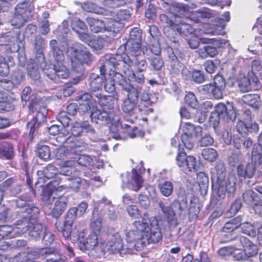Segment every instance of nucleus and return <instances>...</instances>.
Here are the masks:
<instances>
[{"mask_svg":"<svg viewBox=\"0 0 262 262\" xmlns=\"http://www.w3.org/2000/svg\"><path fill=\"white\" fill-rule=\"evenodd\" d=\"M16 206L19 209L18 214L22 217L15 224L17 230L15 233L23 234L29 231L34 219L38 216L40 210L37 207L30 203L29 199L25 200L22 196L16 200Z\"/></svg>","mask_w":262,"mask_h":262,"instance_id":"f257e3e1","label":"nucleus"},{"mask_svg":"<svg viewBox=\"0 0 262 262\" xmlns=\"http://www.w3.org/2000/svg\"><path fill=\"white\" fill-rule=\"evenodd\" d=\"M159 18L161 22L166 24L163 28L164 34L173 42L176 41L177 35H187L194 32L192 26L182 20L179 16H176L174 20H172L167 15L161 14Z\"/></svg>","mask_w":262,"mask_h":262,"instance_id":"f03ea898","label":"nucleus"},{"mask_svg":"<svg viewBox=\"0 0 262 262\" xmlns=\"http://www.w3.org/2000/svg\"><path fill=\"white\" fill-rule=\"evenodd\" d=\"M72 68L78 72L84 64L90 65L93 60V55L88 49L80 43H76L70 48Z\"/></svg>","mask_w":262,"mask_h":262,"instance_id":"7ed1b4c3","label":"nucleus"},{"mask_svg":"<svg viewBox=\"0 0 262 262\" xmlns=\"http://www.w3.org/2000/svg\"><path fill=\"white\" fill-rule=\"evenodd\" d=\"M69 183L68 185H64L57 186V187L51 188V186H47L43 190L42 194V199L43 201H49L54 193L62 191L64 189L68 188L75 192L82 190H86L90 186L88 181L77 177H71L68 178Z\"/></svg>","mask_w":262,"mask_h":262,"instance_id":"20e7f679","label":"nucleus"},{"mask_svg":"<svg viewBox=\"0 0 262 262\" xmlns=\"http://www.w3.org/2000/svg\"><path fill=\"white\" fill-rule=\"evenodd\" d=\"M37 105L38 104L34 102H31L29 105L30 112H33L34 110H37L35 116L27 123V127L29 128L28 136L30 141L33 140L39 126L47 122L48 110L43 106H40L38 108Z\"/></svg>","mask_w":262,"mask_h":262,"instance_id":"39448f33","label":"nucleus"},{"mask_svg":"<svg viewBox=\"0 0 262 262\" xmlns=\"http://www.w3.org/2000/svg\"><path fill=\"white\" fill-rule=\"evenodd\" d=\"M76 209L75 207L70 208L64 216L63 225L59 227L58 222L55 223V226L57 230L60 232L62 236L65 241H71L72 243H75L79 239V235L74 236L72 235V228L77 217ZM58 224H60L59 223Z\"/></svg>","mask_w":262,"mask_h":262,"instance_id":"423d86ee","label":"nucleus"},{"mask_svg":"<svg viewBox=\"0 0 262 262\" xmlns=\"http://www.w3.org/2000/svg\"><path fill=\"white\" fill-rule=\"evenodd\" d=\"M227 121L234 122L236 118V113L232 103L228 102L227 105L223 103H219L215 106L214 112L211 113L209 117L210 122L214 126L220 122V118Z\"/></svg>","mask_w":262,"mask_h":262,"instance_id":"0eeeda50","label":"nucleus"},{"mask_svg":"<svg viewBox=\"0 0 262 262\" xmlns=\"http://www.w3.org/2000/svg\"><path fill=\"white\" fill-rule=\"evenodd\" d=\"M226 88V82L224 77L220 75L214 77L213 82L206 84L202 86L201 93L209 97L213 96L216 99L223 98V91Z\"/></svg>","mask_w":262,"mask_h":262,"instance_id":"6e6552de","label":"nucleus"},{"mask_svg":"<svg viewBox=\"0 0 262 262\" xmlns=\"http://www.w3.org/2000/svg\"><path fill=\"white\" fill-rule=\"evenodd\" d=\"M126 46L121 45L114 54L115 73L121 75H127L130 67L134 66V59H130L128 54L125 53Z\"/></svg>","mask_w":262,"mask_h":262,"instance_id":"1a4fd4ad","label":"nucleus"},{"mask_svg":"<svg viewBox=\"0 0 262 262\" xmlns=\"http://www.w3.org/2000/svg\"><path fill=\"white\" fill-rule=\"evenodd\" d=\"M54 250L50 248H36L32 251L20 252L9 258L10 262H29L30 258L44 259L47 255L53 253Z\"/></svg>","mask_w":262,"mask_h":262,"instance_id":"9d476101","label":"nucleus"},{"mask_svg":"<svg viewBox=\"0 0 262 262\" xmlns=\"http://www.w3.org/2000/svg\"><path fill=\"white\" fill-rule=\"evenodd\" d=\"M124 90L127 92V98L123 100L121 109L125 114H132L138 103L139 92L131 85H124Z\"/></svg>","mask_w":262,"mask_h":262,"instance_id":"9b49d317","label":"nucleus"},{"mask_svg":"<svg viewBox=\"0 0 262 262\" xmlns=\"http://www.w3.org/2000/svg\"><path fill=\"white\" fill-rule=\"evenodd\" d=\"M176 163L185 173L196 171V159L193 156H187L186 152L180 151L176 158Z\"/></svg>","mask_w":262,"mask_h":262,"instance_id":"f8f14e48","label":"nucleus"},{"mask_svg":"<svg viewBox=\"0 0 262 262\" xmlns=\"http://www.w3.org/2000/svg\"><path fill=\"white\" fill-rule=\"evenodd\" d=\"M208 41L206 42L207 43H212L216 47L210 45L205 46L199 49L198 55L202 59H205L208 57H214L218 54L217 48L222 47L225 44L224 40L216 39L215 38L208 39Z\"/></svg>","mask_w":262,"mask_h":262,"instance_id":"ddd939ff","label":"nucleus"},{"mask_svg":"<svg viewBox=\"0 0 262 262\" xmlns=\"http://www.w3.org/2000/svg\"><path fill=\"white\" fill-rule=\"evenodd\" d=\"M94 96L97 98L98 103L103 108L102 110L106 111L107 112H111L112 114L115 115L114 104L118 102L119 99L117 93L107 96L97 93Z\"/></svg>","mask_w":262,"mask_h":262,"instance_id":"4468645a","label":"nucleus"},{"mask_svg":"<svg viewBox=\"0 0 262 262\" xmlns=\"http://www.w3.org/2000/svg\"><path fill=\"white\" fill-rule=\"evenodd\" d=\"M149 227L147 230V233L145 234L144 239L147 244L157 243L162 240V234L161 230L159 226L158 222L157 220H149Z\"/></svg>","mask_w":262,"mask_h":262,"instance_id":"2eb2a0df","label":"nucleus"},{"mask_svg":"<svg viewBox=\"0 0 262 262\" xmlns=\"http://www.w3.org/2000/svg\"><path fill=\"white\" fill-rule=\"evenodd\" d=\"M75 100L79 101V113L81 114L89 113L90 111H93L97 107L95 100H93L92 96L88 93H84L77 97Z\"/></svg>","mask_w":262,"mask_h":262,"instance_id":"dca6fc26","label":"nucleus"},{"mask_svg":"<svg viewBox=\"0 0 262 262\" xmlns=\"http://www.w3.org/2000/svg\"><path fill=\"white\" fill-rule=\"evenodd\" d=\"M90 117L93 122L100 125L112 123L114 121V115L112 114V113L104 110H100L97 106L93 111L91 112Z\"/></svg>","mask_w":262,"mask_h":262,"instance_id":"f3484780","label":"nucleus"},{"mask_svg":"<svg viewBox=\"0 0 262 262\" xmlns=\"http://www.w3.org/2000/svg\"><path fill=\"white\" fill-rule=\"evenodd\" d=\"M116 83L121 85L124 90V86L123 84L131 85L123 75H121L120 73H114L112 77L105 79L104 89L106 92L113 94L117 93L116 91Z\"/></svg>","mask_w":262,"mask_h":262,"instance_id":"a211bd4d","label":"nucleus"},{"mask_svg":"<svg viewBox=\"0 0 262 262\" xmlns=\"http://www.w3.org/2000/svg\"><path fill=\"white\" fill-rule=\"evenodd\" d=\"M98 237L96 233L91 232L86 238L80 240L78 246L80 250L85 252L95 250L98 245Z\"/></svg>","mask_w":262,"mask_h":262,"instance_id":"6ab92c4d","label":"nucleus"},{"mask_svg":"<svg viewBox=\"0 0 262 262\" xmlns=\"http://www.w3.org/2000/svg\"><path fill=\"white\" fill-rule=\"evenodd\" d=\"M259 82L257 76L251 75L248 74L247 77L241 75L237 79V83L240 91L243 93L249 92L252 90V83L255 85Z\"/></svg>","mask_w":262,"mask_h":262,"instance_id":"aec40b11","label":"nucleus"},{"mask_svg":"<svg viewBox=\"0 0 262 262\" xmlns=\"http://www.w3.org/2000/svg\"><path fill=\"white\" fill-rule=\"evenodd\" d=\"M102 63L100 67V75L104 77L107 72L110 75H114L115 71V66L114 64V54H106L102 59Z\"/></svg>","mask_w":262,"mask_h":262,"instance_id":"412c9836","label":"nucleus"},{"mask_svg":"<svg viewBox=\"0 0 262 262\" xmlns=\"http://www.w3.org/2000/svg\"><path fill=\"white\" fill-rule=\"evenodd\" d=\"M239 239L242 245L243 252H245L247 258L256 256L257 255L258 248L256 244L244 236H240Z\"/></svg>","mask_w":262,"mask_h":262,"instance_id":"4be33fe9","label":"nucleus"},{"mask_svg":"<svg viewBox=\"0 0 262 262\" xmlns=\"http://www.w3.org/2000/svg\"><path fill=\"white\" fill-rule=\"evenodd\" d=\"M58 170L54 166L51 164L46 166L44 170V176L49 179H53V180L50 182L48 185L43 188V190L48 186H51V188L57 187L56 185L60 182L61 179L59 177L58 173ZM43 191H42V192Z\"/></svg>","mask_w":262,"mask_h":262,"instance_id":"5701e85b","label":"nucleus"},{"mask_svg":"<svg viewBox=\"0 0 262 262\" xmlns=\"http://www.w3.org/2000/svg\"><path fill=\"white\" fill-rule=\"evenodd\" d=\"M126 241L128 243H134L135 248L141 249L146 246V241L143 235L134 228L126 233Z\"/></svg>","mask_w":262,"mask_h":262,"instance_id":"b1692460","label":"nucleus"},{"mask_svg":"<svg viewBox=\"0 0 262 262\" xmlns=\"http://www.w3.org/2000/svg\"><path fill=\"white\" fill-rule=\"evenodd\" d=\"M11 47L6 48L4 55H0V75L2 76H7L9 73V66L7 60L9 62L13 61V58L9 55L14 52Z\"/></svg>","mask_w":262,"mask_h":262,"instance_id":"393cba45","label":"nucleus"},{"mask_svg":"<svg viewBox=\"0 0 262 262\" xmlns=\"http://www.w3.org/2000/svg\"><path fill=\"white\" fill-rule=\"evenodd\" d=\"M243 201L250 205L253 209L262 206V199L252 190H247L243 194Z\"/></svg>","mask_w":262,"mask_h":262,"instance_id":"a878e982","label":"nucleus"},{"mask_svg":"<svg viewBox=\"0 0 262 262\" xmlns=\"http://www.w3.org/2000/svg\"><path fill=\"white\" fill-rule=\"evenodd\" d=\"M31 0H25L18 3L15 8V11L30 19L33 17L32 12L34 7L31 5Z\"/></svg>","mask_w":262,"mask_h":262,"instance_id":"bb28decb","label":"nucleus"},{"mask_svg":"<svg viewBox=\"0 0 262 262\" xmlns=\"http://www.w3.org/2000/svg\"><path fill=\"white\" fill-rule=\"evenodd\" d=\"M107 250L110 253H121L123 250L122 239L120 236L114 235L106 244Z\"/></svg>","mask_w":262,"mask_h":262,"instance_id":"cd10ccee","label":"nucleus"},{"mask_svg":"<svg viewBox=\"0 0 262 262\" xmlns=\"http://www.w3.org/2000/svg\"><path fill=\"white\" fill-rule=\"evenodd\" d=\"M141 44L142 42H126L122 45H125L126 47H128V53L130 56L134 57L140 56L141 53L148 55L149 53L147 52V48H142Z\"/></svg>","mask_w":262,"mask_h":262,"instance_id":"c85d7f7f","label":"nucleus"},{"mask_svg":"<svg viewBox=\"0 0 262 262\" xmlns=\"http://www.w3.org/2000/svg\"><path fill=\"white\" fill-rule=\"evenodd\" d=\"M14 157V147L8 142L0 143V159L11 160Z\"/></svg>","mask_w":262,"mask_h":262,"instance_id":"c756f323","label":"nucleus"},{"mask_svg":"<svg viewBox=\"0 0 262 262\" xmlns=\"http://www.w3.org/2000/svg\"><path fill=\"white\" fill-rule=\"evenodd\" d=\"M168 59L171 72L176 75L179 74L183 69V64L180 62L173 51L169 54Z\"/></svg>","mask_w":262,"mask_h":262,"instance_id":"7c9ffc66","label":"nucleus"},{"mask_svg":"<svg viewBox=\"0 0 262 262\" xmlns=\"http://www.w3.org/2000/svg\"><path fill=\"white\" fill-rule=\"evenodd\" d=\"M53 56L56 63L62 62L64 59L63 51L60 49L58 42L56 39H52L49 43Z\"/></svg>","mask_w":262,"mask_h":262,"instance_id":"2f4dec72","label":"nucleus"},{"mask_svg":"<svg viewBox=\"0 0 262 262\" xmlns=\"http://www.w3.org/2000/svg\"><path fill=\"white\" fill-rule=\"evenodd\" d=\"M86 21L90 30L94 33L102 32L105 30V25L102 20L89 17L86 18Z\"/></svg>","mask_w":262,"mask_h":262,"instance_id":"473e14b6","label":"nucleus"},{"mask_svg":"<svg viewBox=\"0 0 262 262\" xmlns=\"http://www.w3.org/2000/svg\"><path fill=\"white\" fill-rule=\"evenodd\" d=\"M202 127L200 126H194L189 122H186L183 126L182 135L197 138L202 136Z\"/></svg>","mask_w":262,"mask_h":262,"instance_id":"72a5a7b5","label":"nucleus"},{"mask_svg":"<svg viewBox=\"0 0 262 262\" xmlns=\"http://www.w3.org/2000/svg\"><path fill=\"white\" fill-rule=\"evenodd\" d=\"M172 206L177 207L180 213L187 207V198L185 190H180L178 199L172 203Z\"/></svg>","mask_w":262,"mask_h":262,"instance_id":"f704fd0d","label":"nucleus"},{"mask_svg":"<svg viewBox=\"0 0 262 262\" xmlns=\"http://www.w3.org/2000/svg\"><path fill=\"white\" fill-rule=\"evenodd\" d=\"M67 206V202L61 197H59L55 203L52 210L53 217L58 219L64 211Z\"/></svg>","mask_w":262,"mask_h":262,"instance_id":"c9c22d12","label":"nucleus"},{"mask_svg":"<svg viewBox=\"0 0 262 262\" xmlns=\"http://www.w3.org/2000/svg\"><path fill=\"white\" fill-rule=\"evenodd\" d=\"M242 218L237 216L226 222L222 228L223 232L226 233H232L233 231L237 229L241 224Z\"/></svg>","mask_w":262,"mask_h":262,"instance_id":"e433bc0d","label":"nucleus"},{"mask_svg":"<svg viewBox=\"0 0 262 262\" xmlns=\"http://www.w3.org/2000/svg\"><path fill=\"white\" fill-rule=\"evenodd\" d=\"M251 163L255 166L262 164V146L254 144L251 152Z\"/></svg>","mask_w":262,"mask_h":262,"instance_id":"4c0bfd02","label":"nucleus"},{"mask_svg":"<svg viewBox=\"0 0 262 262\" xmlns=\"http://www.w3.org/2000/svg\"><path fill=\"white\" fill-rule=\"evenodd\" d=\"M91 79L92 80L89 83L90 90L93 92H96L101 90L103 83L102 77L92 73L91 75Z\"/></svg>","mask_w":262,"mask_h":262,"instance_id":"58836bf2","label":"nucleus"},{"mask_svg":"<svg viewBox=\"0 0 262 262\" xmlns=\"http://www.w3.org/2000/svg\"><path fill=\"white\" fill-rule=\"evenodd\" d=\"M134 229L143 237L145 238V234L147 233V230L149 225L145 219H143L141 221H136L133 223Z\"/></svg>","mask_w":262,"mask_h":262,"instance_id":"ea45409f","label":"nucleus"},{"mask_svg":"<svg viewBox=\"0 0 262 262\" xmlns=\"http://www.w3.org/2000/svg\"><path fill=\"white\" fill-rule=\"evenodd\" d=\"M43 248H50L54 250L53 253L47 255L46 259L44 262H67V258L58 252L56 249L51 247H43Z\"/></svg>","mask_w":262,"mask_h":262,"instance_id":"a19ab883","label":"nucleus"},{"mask_svg":"<svg viewBox=\"0 0 262 262\" xmlns=\"http://www.w3.org/2000/svg\"><path fill=\"white\" fill-rule=\"evenodd\" d=\"M144 171L145 169L142 167L139 168L138 170L133 168L132 170V178L136 184V188L135 189L136 191H138L142 187L143 180L141 176V173L144 172Z\"/></svg>","mask_w":262,"mask_h":262,"instance_id":"79ce46f5","label":"nucleus"},{"mask_svg":"<svg viewBox=\"0 0 262 262\" xmlns=\"http://www.w3.org/2000/svg\"><path fill=\"white\" fill-rule=\"evenodd\" d=\"M130 16L129 11L127 9H120L117 11L114 16V20L119 23L120 25V28L123 27V23L122 21L128 20Z\"/></svg>","mask_w":262,"mask_h":262,"instance_id":"37998d69","label":"nucleus"},{"mask_svg":"<svg viewBox=\"0 0 262 262\" xmlns=\"http://www.w3.org/2000/svg\"><path fill=\"white\" fill-rule=\"evenodd\" d=\"M56 78L67 79L70 75L68 68L63 64L62 62L55 63Z\"/></svg>","mask_w":262,"mask_h":262,"instance_id":"c03bdc74","label":"nucleus"},{"mask_svg":"<svg viewBox=\"0 0 262 262\" xmlns=\"http://www.w3.org/2000/svg\"><path fill=\"white\" fill-rule=\"evenodd\" d=\"M14 229L11 226L0 225V238L11 239L15 237Z\"/></svg>","mask_w":262,"mask_h":262,"instance_id":"a18cd8bd","label":"nucleus"},{"mask_svg":"<svg viewBox=\"0 0 262 262\" xmlns=\"http://www.w3.org/2000/svg\"><path fill=\"white\" fill-rule=\"evenodd\" d=\"M43 231V227L41 224L36 223L33 221L31 224V228H30L28 233L30 236L34 238H38L40 237L42 235Z\"/></svg>","mask_w":262,"mask_h":262,"instance_id":"49530a36","label":"nucleus"},{"mask_svg":"<svg viewBox=\"0 0 262 262\" xmlns=\"http://www.w3.org/2000/svg\"><path fill=\"white\" fill-rule=\"evenodd\" d=\"M160 206L167 219L170 221L174 219L176 216V211L180 213L179 211L178 210L177 207L172 206V203L170 206H168L166 207L161 203L160 204Z\"/></svg>","mask_w":262,"mask_h":262,"instance_id":"de8ad7c7","label":"nucleus"},{"mask_svg":"<svg viewBox=\"0 0 262 262\" xmlns=\"http://www.w3.org/2000/svg\"><path fill=\"white\" fill-rule=\"evenodd\" d=\"M28 19V18H26L24 15L15 11L10 21L11 25L15 28H20Z\"/></svg>","mask_w":262,"mask_h":262,"instance_id":"09e8293b","label":"nucleus"},{"mask_svg":"<svg viewBox=\"0 0 262 262\" xmlns=\"http://www.w3.org/2000/svg\"><path fill=\"white\" fill-rule=\"evenodd\" d=\"M244 98L249 105L255 108H258L261 105L260 97L256 94L245 95Z\"/></svg>","mask_w":262,"mask_h":262,"instance_id":"8fccbe9b","label":"nucleus"},{"mask_svg":"<svg viewBox=\"0 0 262 262\" xmlns=\"http://www.w3.org/2000/svg\"><path fill=\"white\" fill-rule=\"evenodd\" d=\"M29 76L34 80H37L39 78L38 67L35 62H30L27 67Z\"/></svg>","mask_w":262,"mask_h":262,"instance_id":"3c124183","label":"nucleus"},{"mask_svg":"<svg viewBox=\"0 0 262 262\" xmlns=\"http://www.w3.org/2000/svg\"><path fill=\"white\" fill-rule=\"evenodd\" d=\"M239 227L243 233L249 235L251 237H255L256 235V231L254 226L249 222L241 223Z\"/></svg>","mask_w":262,"mask_h":262,"instance_id":"603ef678","label":"nucleus"},{"mask_svg":"<svg viewBox=\"0 0 262 262\" xmlns=\"http://www.w3.org/2000/svg\"><path fill=\"white\" fill-rule=\"evenodd\" d=\"M126 42H142V31L138 28H134L129 33Z\"/></svg>","mask_w":262,"mask_h":262,"instance_id":"864d4df0","label":"nucleus"},{"mask_svg":"<svg viewBox=\"0 0 262 262\" xmlns=\"http://www.w3.org/2000/svg\"><path fill=\"white\" fill-rule=\"evenodd\" d=\"M202 154L205 160L210 162L214 161L218 156L216 151L212 148L204 149Z\"/></svg>","mask_w":262,"mask_h":262,"instance_id":"5fc2aeb1","label":"nucleus"},{"mask_svg":"<svg viewBox=\"0 0 262 262\" xmlns=\"http://www.w3.org/2000/svg\"><path fill=\"white\" fill-rule=\"evenodd\" d=\"M211 17V13L208 12H196L192 13L190 15V19L195 23L202 22L203 18H210Z\"/></svg>","mask_w":262,"mask_h":262,"instance_id":"6e6d98bb","label":"nucleus"},{"mask_svg":"<svg viewBox=\"0 0 262 262\" xmlns=\"http://www.w3.org/2000/svg\"><path fill=\"white\" fill-rule=\"evenodd\" d=\"M25 73L20 70H15L11 76V81L14 85H18L25 79Z\"/></svg>","mask_w":262,"mask_h":262,"instance_id":"4d7b16f0","label":"nucleus"},{"mask_svg":"<svg viewBox=\"0 0 262 262\" xmlns=\"http://www.w3.org/2000/svg\"><path fill=\"white\" fill-rule=\"evenodd\" d=\"M184 101L186 104L193 108H196L198 106L197 99L192 92H188L185 95Z\"/></svg>","mask_w":262,"mask_h":262,"instance_id":"13d9d810","label":"nucleus"},{"mask_svg":"<svg viewBox=\"0 0 262 262\" xmlns=\"http://www.w3.org/2000/svg\"><path fill=\"white\" fill-rule=\"evenodd\" d=\"M214 62L212 60H207L204 63V67L205 71L209 73H213L216 70L217 66V64L220 63V61L217 59H215Z\"/></svg>","mask_w":262,"mask_h":262,"instance_id":"bf43d9fd","label":"nucleus"},{"mask_svg":"<svg viewBox=\"0 0 262 262\" xmlns=\"http://www.w3.org/2000/svg\"><path fill=\"white\" fill-rule=\"evenodd\" d=\"M124 127L126 129V132L128 137L131 138H134L137 137H143L144 136V133L139 129L137 127H131L130 126L127 124L124 125Z\"/></svg>","mask_w":262,"mask_h":262,"instance_id":"052dcab7","label":"nucleus"},{"mask_svg":"<svg viewBox=\"0 0 262 262\" xmlns=\"http://www.w3.org/2000/svg\"><path fill=\"white\" fill-rule=\"evenodd\" d=\"M42 70L49 78L52 80L56 79L55 63L54 65L46 64Z\"/></svg>","mask_w":262,"mask_h":262,"instance_id":"680f3d73","label":"nucleus"},{"mask_svg":"<svg viewBox=\"0 0 262 262\" xmlns=\"http://www.w3.org/2000/svg\"><path fill=\"white\" fill-rule=\"evenodd\" d=\"M151 66L156 71L160 70L164 66V61L160 55H156L150 59Z\"/></svg>","mask_w":262,"mask_h":262,"instance_id":"e2e57ef3","label":"nucleus"},{"mask_svg":"<svg viewBox=\"0 0 262 262\" xmlns=\"http://www.w3.org/2000/svg\"><path fill=\"white\" fill-rule=\"evenodd\" d=\"M50 148L47 145H42L38 149V157L44 161L48 160L50 158Z\"/></svg>","mask_w":262,"mask_h":262,"instance_id":"0e129e2a","label":"nucleus"},{"mask_svg":"<svg viewBox=\"0 0 262 262\" xmlns=\"http://www.w3.org/2000/svg\"><path fill=\"white\" fill-rule=\"evenodd\" d=\"M236 129L237 132L242 137L248 135L249 133V127L248 123L242 120H239L236 124Z\"/></svg>","mask_w":262,"mask_h":262,"instance_id":"69168bd1","label":"nucleus"},{"mask_svg":"<svg viewBox=\"0 0 262 262\" xmlns=\"http://www.w3.org/2000/svg\"><path fill=\"white\" fill-rule=\"evenodd\" d=\"M144 47L147 48V52L155 55H160L161 54V48L159 43L156 41L152 43H149Z\"/></svg>","mask_w":262,"mask_h":262,"instance_id":"338daca9","label":"nucleus"},{"mask_svg":"<svg viewBox=\"0 0 262 262\" xmlns=\"http://www.w3.org/2000/svg\"><path fill=\"white\" fill-rule=\"evenodd\" d=\"M262 73V66L258 59H254L251 62V73H249L251 75H261Z\"/></svg>","mask_w":262,"mask_h":262,"instance_id":"774afa93","label":"nucleus"}]
</instances>
